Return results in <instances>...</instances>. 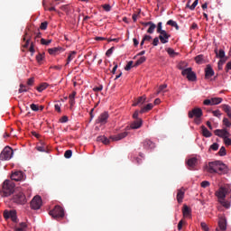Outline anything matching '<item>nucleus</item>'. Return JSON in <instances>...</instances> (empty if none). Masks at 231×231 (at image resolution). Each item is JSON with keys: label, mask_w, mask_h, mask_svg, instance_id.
Listing matches in <instances>:
<instances>
[{"label": "nucleus", "mask_w": 231, "mask_h": 231, "mask_svg": "<svg viewBox=\"0 0 231 231\" xmlns=\"http://www.w3.org/2000/svg\"><path fill=\"white\" fill-rule=\"evenodd\" d=\"M208 172L209 174H219L220 176L228 174V166L221 161L211 162L208 163Z\"/></svg>", "instance_id": "obj_1"}, {"label": "nucleus", "mask_w": 231, "mask_h": 231, "mask_svg": "<svg viewBox=\"0 0 231 231\" xmlns=\"http://www.w3.org/2000/svg\"><path fill=\"white\" fill-rule=\"evenodd\" d=\"M13 192H15V184L10 180L4 181L0 191L1 198H8V196H12Z\"/></svg>", "instance_id": "obj_2"}, {"label": "nucleus", "mask_w": 231, "mask_h": 231, "mask_svg": "<svg viewBox=\"0 0 231 231\" xmlns=\"http://www.w3.org/2000/svg\"><path fill=\"white\" fill-rule=\"evenodd\" d=\"M25 191V188H20V191L13 196V203H16V205H26L28 200L26 199V195H24Z\"/></svg>", "instance_id": "obj_3"}, {"label": "nucleus", "mask_w": 231, "mask_h": 231, "mask_svg": "<svg viewBox=\"0 0 231 231\" xmlns=\"http://www.w3.org/2000/svg\"><path fill=\"white\" fill-rule=\"evenodd\" d=\"M49 214L53 219H62L64 217V208L60 206H55Z\"/></svg>", "instance_id": "obj_4"}, {"label": "nucleus", "mask_w": 231, "mask_h": 231, "mask_svg": "<svg viewBox=\"0 0 231 231\" xmlns=\"http://www.w3.org/2000/svg\"><path fill=\"white\" fill-rule=\"evenodd\" d=\"M12 156H14V150L9 146L4 148V150L0 153V160L8 161L12 160Z\"/></svg>", "instance_id": "obj_5"}, {"label": "nucleus", "mask_w": 231, "mask_h": 231, "mask_svg": "<svg viewBox=\"0 0 231 231\" xmlns=\"http://www.w3.org/2000/svg\"><path fill=\"white\" fill-rule=\"evenodd\" d=\"M42 206V199H41V196L39 195L35 196L31 201V208L33 210H39V208H41Z\"/></svg>", "instance_id": "obj_6"}, {"label": "nucleus", "mask_w": 231, "mask_h": 231, "mask_svg": "<svg viewBox=\"0 0 231 231\" xmlns=\"http://www.w3.org/2000/svg\"><path fill=\"white\" fill-rule=\"evenodd\" d=\"M108 118H109V113L103 112L96 120V124H100V125H105V124H107Z\"/></svg>", "instance_id": "obj_7"}, {"label": "nucleus", "mask_w": 231, "mask_h": 231, "mask_svg": "<svg viewBox=\"0 0 231 231\" xmlns=\"http://www.w3.org/2000/svg\"><path fill=\"white\" fill-rule=\"evenodd\" d=\"M189 118H201L203 116V111L201 108H194L191 111L189 112L188 114Z\"/></svg>", "instance_id": "obj_8"}, {"label": "nucleus", "mask_w": 231, "mask_h": 231, "mask_svg": "<svg viewBox=\"0 0 231 231\" xmlns=\"http://www.w3.org/2000/svg\"><path fill=\"white\" fill-rule=\"evenodd\" d=\"M216 136H219V138H223L225 140V138H230V133H228V131H226V129H217L214 131Z\"/></svg>", "instance_id": "obj_9"}, {"label": "nucleus", "mask_w": 231, "mask_h": 231, "mask_svg": "<svg viewBox=\"0 0 231 231\" xmlns=\"http://www.w3.org/2000/svg\"><path fill=\"white\" fill-rule=\"evenodd\" d=\"M169 39H171V34H169L167 31L161 32L159 35V40L161 41L162 44H167V42H169Z\"/></svg>", "instance_id": "obj_10"}, {"label": "nucleus", "mask_w": 231, "mask_h": 231, "mask_svg": "<svg viewBox=\"0 0 231 231\" xmlns=\"http://www.w3.org/2000/svg\"><path fill=\"white\" fill-rule=\"evenodd\" d=\"M143 149H145V151H152V149L156 147V144L149 139H145L143 142Z\"/></svg>", "instance_id": "obj_11"}, {"label": "nucleus", "mask_w": 231, "mask_h": 231, "mask_svg": "<svg viewBox=\"0 0 231 231\" xmlns=\"http://www.w3.org/2000/svg\"><path fill=\"white\" fill-rule=\"evenodd\" d=\"M11 180L14 181H23V180H24V173H23V171H14L11 175Z\"/></svg>", "instance_id": "obj_12"}, {"label": "nucleus", "mask_w": 231, "mask_h": 231, "mask_svg": "<svg viewBox=\"0 0 231 231\" xmlns=\"http://www.w3.org/2000/svg\"><path fill=\"white\" fill-rule=\"evenodd\" d=\"M186 163H187L189 171H194V168L196 167V165H198V158L191 157V158L188 159Z\"/></svg>", "instance_id": "obj_13"}, {"label": "nucleus", "mask_w": 231, "mask_h": 231, "mask_svg": "<svg viewBox=\"0 0 231 231\" xmlns=\"http://www.w3.org/2000/svg\"><path fill=\"white\" fill-rule=\"evenodd\" d=\"M226 188L220 187L216 192V196L218 198V199H225V198H226Z\"/></svg>", "instance_id": "obj_14"}, {"label": "nucleus", "mask_w": 231, "mask_h": 231, "mask_svg": "<svg viewBox=\"0 0 231 231\" xmlns=\"http://www.w3.org/2000/svg\"><path fill=\"white\" fill-rule=\"evenodd\" d=\"M127 134H129L127 132H123L116 135L110 136V139L112 140V142H118L120 140H124V138H125Z\"/></svg>", "instance_id": "obj_15"}, {"label": "nucleus", "mask_w": 231, "mask_h": 231, "mask_svg": "<svg viewBox=\"0 0 231 231\" xmlns=\"http://www.w3.org/2000/svg\"><path fill=\"white\" fill-rule=\"evenodd\" d=\"M211 77H214V69H212V66L207 65L205 69V79H208Z\"/></svg>", "instance_id": "obj_16"}, {"label": "nucleus", "mask_w": 231, "mask_h": 231, "mask_svg": "<svg viewBox=\"0 0 231 231\" xmlns=\"http://www.w3.org/2000/svg\"><path fill=\"white\" fill-rule=\"evenodd\" d=\"M183 198H185V189L181 188L177 191V201L178 203H183Z\"/></svg>", "instance_id": "obj_17"}, {"label": "nucleus", "mask_w": 231, "mask_h": 231, "mask_svg": "<svg viewBox=\"0 0 231 231\" xmlns=\"http://www.w3.org/2000/svg\"><path fill=\"white\" fill-rule=\"evenodd\" d=\"M146 99L147 97L145 96L139 97L133 104V106L136 107V106H143V104H145Z\"/></svg>", "instance_id": "obj_18"}, {"label": "nucleus", "mask_w": 231, "mask_h": 231, "mask_svg": "<svg viewBox=\"0 0 231 231\" xmlns=\"http://www.w3.org/2000/svg\"><path fill=\"white\" fill-rule=\"evenodd\" d=\"M143 121L142 119H135L131 125L132 129H140L142 127Z\"/></svg>", "instance_id": "obj_19"}, {"label": "nucleus", "mask_w": 231, "mask_h": 231, "mask_svg": "<svg viewBox=\"0 0 231 231\" xmlns=\"http://www.w3.org/2000/svg\"><path fill=\"white\" fill-rule=\"evenodd\" d=\"M191 212H192V210L190 209V208H189V206H187V205L183 206L182 214H183L184 217H190Z\"/></svg>", "instance_id": "obj_20"}, {"label": "nucleus", "mask_w": 231, "mask_h": 231, "mask_svg": "<svg viewBox=\"0 0 231 231\" xmlns=\"http://www.w3.org/2000/svg\"><path fill=\"white\" fill-rule=\"evenodd\" d=\"M62 51V48L60 47H54L48 50V52L50 55H59Z\"/></svg>", "instance_id": "obj_21"}, {"label": "nucleus", "mask_w": 231, "mask_h": 231, "mask_svg": "<svg viewBox=\"0 0 231 231\" xmlns=\"http://www.w3.org/2000/svg\"><path fill=\"white\" fill-rule=\"evenodd\" d=\"M201 132L202 136H205V138H210V136H212V133H210V131H208V129L205 127V125L201 126Z\"/></svg>", "instance_id": "obj_22"}, {"label": "nucleus", "mask_w": 231, "mask_h": 231, "mask_svg": "<svg viewBox=\"0 0 231 231\" xmlns=\"http://www.w3.org/2000/svg\"><path fill=\"white\" fill-rule=\"evenodd\" d=\"M26 228H28L26 223L22 222L18 226H14V231H26Z\"/></svg>", "instance_id": "obj_23"}, {"label": "nucleus", "mask_w": 231, "mask_h": 231, "mask_svg": "<svg viewBox=\"0 0 231 231\" xmlns=\"http://www.w3.org/2000/svg\"><path fill=\"white\" fill-rule=\"evenodd\" d=\"M218 226H219L220 230H222V231L226 230V219L219 218Z\"/></svg>", "instance_id": "obj_24"}, {"label": "nucleus", "mask_w": 231, "mask_h": 231, "mask_svg": "<svg viewBox=\"0 0 231 231\" xmlns=\"http://www.w3.org/2000/svg\"><path fill=\"white\" fill-rule=\"evenodd\" d=\"M152 107H154V106H152V103L148 104L144 107L141 108V110H140L141 115H143V113H147V112L151 111V109H152Z\"/></svg>", "instance_id": "obj_25"}, {"label": "nucleus", "mask_w": 231, "mask_h": 231, "mask_svg": "<svg viewBox=\"0 0 231 231\" xmlns=\"http://www.w3.org/2000/svg\"><path fill=\"white\" fill-rule=\"evenodd\" d=\"M195 62L197 64H205V56H203V54L196 56Z\"/></svg>", "instance_id": "obj_26"}, {"label": "nucleus", "mask_w": 231, "mask_h": 231, "mask_svg": "<svg viewBox=\"0 0 231 231\" xmlns=\"http://www.w3.org/2000/svg\"><path fill=\"white\" fill-rule=\"evenodd\" d=\"M97 142H101L105 145H109L110 140L107 137L101 135L97 137Z\"/></svg>", "instance_id": "obj_27"}, {"label": "nucleus", "mask_w": 231, "mask_h": 231, "mask_svg": "<svg viewBox=\"0 0 231 231\" xmlns=\"http://www.w3.org/2000/svg\"><path fill=\"white\" fill-rule=\"evenodd\" d=\"M222 109H223V111H225V113H226L227 116L231 120V107H230V106H228V105H222Z\"/></svg>", "instance_id": "obj_28"}, {"label": "nucleus", "mask_w": 231, "mask_h": 231, "mask_svg": "<svg viewBox=\"0 0 231 231\" xmlns=\"http://www.w3.org/2000/svg\"><path fill=\"white\" fill-rule=\"evenodd\" d=\"M147 60V58L144 56L141 57L139 60H136L135 64L134 65V68H136L140 66L141 64H143Z\"/></svg>", "instance_id": "obj_29"}, {"label": "nucleus", "mask_w": 231, "mask_h": 231, "mask_svg": "<svg viewBox=\"0 0 231 231\" xmlns=\"http://www.w3.org/2000/svg\"><path fill=\"white\" fill-rule=\"evenodd\" d=\"M215 52H216L217 57H218L220 60L226 59V58H225V51L223 49L219 50L218 52L217 50H215Z\"/></svg>", "instance_id": "obj_30"}, {"label": "nucleus", "mask_w": 231, "mask_h": 231, "mask_svg": "<svg viewBox=\"0 0 231 231\" xmlns=\"http://www.w3.org/2000/svg\"><path fill=\"white\" fill-rule=\"evenodd\" d=\"M212 106H217V104H221L223 102V98L221 97H213L211 98Z\"/></svg>", "instance_id": "obj_31"}, {"label": "nucleus", "mask_w": 231, "mask_h": 231, "mask_svg": "<svg viewBox=\"0 0 231 231\" xmlns=\"http://www.w3.org/2000/svg\"><path fill=\"white\" fill-rule=\"evenodd\" d=\"M199 0H195L191 5H189L190 0H189L187 4V8H189V10H195L196 6H198V3Z\"/></svg>", "instance_id": "obj_32"}, {"label": "nucleus", "mask_w": 231, "mask_h": 231, "mask_svg": "<svg viewBox=\"0 0 231 231\" xmlns=\"http://www.w3.org/2000/svg\"><path fill=\"white\" fill-rule=\"evenodd\" d=\"M23 41H32V31L28 30L25 32V34L23 38Z\"/></svg>", "instance_id": "obj_33"}, {"label": "nucleus", "mask_w": 231, "mask_h": 231, "mask_svg": "<svg viewBox=\"0 0 231 231\" xmlns=\"http://www.w3.org/2000/svg\"><path fill=\"white\" fill-rule=\"evenodd\" d=\"M36 149L39 152H46V144H44V142H41V146H36Z\"/></svg>", "instance_id": "obj_34"}, {"label": "nucleus", "mask_w": 231, "mask_h": 231, "mask_svg": "<svg viewBox=\"0 0 231 231\" xmlns=\"http://www.w3.org/2000/svg\"><path fill=\"white\" fill-rule=\"evenodd\" d=\"M168 26H172L176 30H180V26L178 25V23L174 22L173 20H169L167 22Z\"/></svg>", "instance_id": "obj_35"}, {"label": "nucleus", "mask_w": 231, "mask_h": 231, "mask_svg": "<svg viewBox=\"0 0 231 231\" xmlns=\"http://www.w3.org/2000/svg\"><path fill=\"white\" fill-rule=\"evenodd\" d=\"M14 210L8 211V210H5L4 211V217L5 219H10V217H12V215L14 214Z\"/></svg>", "instance_id": "obj_36"}, {"label": "nucleus", "mask_w": 231, "mask_h": 231, "mask_svg": "<svg viewBox=\"0 0 231 231\" xmlns=\"http://www.w3.org/2000/svg\"><path fill=\"white\" fill-rule=\"evenodd\" d=\"M188 80L194 82L196 80V73L194 71H190V73L187 76Z\"/></svg>", "instance_id": "obj_37"}, {"label": "nucleus", "mask_w": 231, "mask_h": 231, "mask_svg": "<svg viewBox=\"0 0 231 231\" xmlns=\"http://www.w3.org/2000/svg\"><path fill=\"white\" fill-rule=\"evenodd\" d=\"M75 55H77L76 51H71V53L69 54L67 59V64H69V62L75 59Z\"/></svg>", "instance_id": "obj_38"}, {"label": "nucleus", "mask_w": 231, "mask_h": 231, "mask_svg": "<svg viewBox=\"0 0 231 231\" xmlns=\"http://www.w3.org/2000/svg\"><path fill=\"white\" fill-rule=\"evenodd\" d=\"M46 88H48V83H42V85H40L39 87H37V91H39V93H42V91H44V89H46Z\"/></svg>", "instance_id": "obj_39"}, {"label": "nucleus", "mask_w": 231, "mask_h": 231, "mask_svg": "<svg viewBox=\"0 0 231 231\" xmlns=\"http://www.w3.org/2000/svg\"><path fill=\"white\" fill-rule=\"evenodd\" d=\"M154 30H156V24H154V23L152 22V24L147 30V33H154Z\"/></svg>", "instance_id": "obj_40"}, {"label": "nucleus", "mask_w": 231, "mask_h": 231, "mask_svg": "<svg viewBox=\"0 0 231 231\" xmlns=\"http://www.w3.org/2000/svg\"><path fill=\"white\" fill-rule=\"evenodd\" d=\"M167 53L169 55H171V57H176V55H178V52L174 51V49H172V48H168Z\"/></svg>", "instance_id": "obj_41"}, {"label": "nucleus", "mask_w": 231, "mask_h": 231, "mask_svg": "<svg viewBox=\"0 0 231 231\" xmlns=\"http://www.w3.org/2000/svg\"><path fill=\"white\" fill-rule=\"evenodd\" d=\"M192 71V68H188V69H184L181 72V75H183V77H189V74Z\"/></svg>", "instance_id": "obj_42"}, {"label": "nucleus", "mask_w": 231, "mask_h": 231, "mask_svg": "<svg viewBox=\"0 0 231 231\" xmlns=\"http://www.w3.org/2000/svg\"><path fill=\"white\" fill-rule=\"evenodd\" d=\"M226 62V59H222L219 60L218 63H217V69H223V65Z\"/></svg>", "instance_id": "obj_43"}, {"label": "nucleus", "mask_w": 231, "mask_h": 231, "mask_svg": "<svg viewBox=\"0 0 231 231\" xmlns=\"http://www.w3.org/2000/svg\"><path fill=\"white\" fill-rule=\"evenodd\" d=\"M219 156H226V148L222 146L218 152Z\"/></svg>", "instance_id": "obj_44"}, {"label": "nucleus", "mask_w": 231, "mask_h": 231, "mask_svg": "<svg viewBox=\"0 0 231 231\" xmlns=\"http://www.w3.org/2000/svg\"><path fill=\"white\" fill-rule=\"evenodd\" d=\"M36 60H37V62H39V64H41V62H42V60H44V54L39 53L36 56Z\"/></svg>", "instance_id": "obj_45"}, {"label": "nucleus", "mask_w": 231, "mask_h": 231, "mask_svg": "<svg viewBox=\"0 0 231 231\" xmlns=\"http://www.w3.org/2000/svg\"><path fill=\"white\" fill-rule=\"evenodd\" d=\"M41 44H43L44 46H49L50 44H51V40H47L44 38L41 39Z\"/></svg>", "instance_id": "obj_46"}, {"label": "nucleus", "mask_w": 231, "mask_h": 231, "mask_svg": "<svg viewBox=\"0 0 231 231\" xmlns=\"http://www.w3.org/2000/svg\"><path fill=\"white\" fill-rule=\"evenodd\" d=\"M162 28V22H159L157 24V33H162V32H165V30Z\"/></svg>", "instance_id": "obj_47"}, {"label": "nucleus", "mask_w": 231, "mask_h": 231, "mask_svg": "<svg viewBox=\"0 0 231 231\" xmlns=\"http://www.w3.org/2000/svg\"><path fill=\"white\" fill-rule=\"evenodd\" d=\"M65 158L69 159L73 156V152L71 150H67L64 153Z\"/></svg>", "instance_id": "obj_48"}, {"label": "nucleus", "mask_w": 231, "mask_h": 231, "mask_svg": "<svg viewBox=\"0 0 231 231\" xmlns=\"http://www.w3.org/2000/svg\"><path fill=\"white\" fill-rule=\"evenodd\" d=\"M28 91V88H26V85H20L19 93H26Z\"/></svg>", "instance_id": "obj_49"}, {"label": "nucleus", "mask_w": 231, "mask_h": 231, "mask_svg": "<svg viewBox=\"0 0 231 231\" xmlns=\"http://www.w3.org/2000/svg\"><path fill=\"white\" fill-rule=\"evenodd\" d=\"M223 125H226V127H230L231 122H230V120H228V118L225 117L223 119Z\"/></svg>", "instance_id": "obj_50"}, {"label": "nucleus", "mask_w": 231, "mask_h": 231, "mask_svg": "<svg viewBox=\"0 0 231 231\" xmlns=\"http://www.w3.org/2000/svg\"><path fill=\"white\" fill-rule=\"evenodd\" d=\"M163 89H167V84L161 85L158 88L157 94L160 95Z\"/></svg>", "instance_id": "obj_51"}, {"label": "nucleus", "mask_w": 231, "mask_h": 231, "mask_svg": "<svg viewBox=\"0 0 231 231\" xmlns=\"http://www.w3.org/2000/svg\"><path fill=\"white\" fill-rule=\"evenodd\" d=\"M202 189H207V187H210V182L208 180H204L201 182Z\"/></svg>", "instance_id": "obj_52"}, {"label": "nucleus", "mask_w": 231, "mask_h": 231, "mask_svg": "<svg viewBox=\"0 0 231 231\" xmlns=\"http://www.w3.org/2000/svg\"><path fill=\"white\" fill-rule=\"evenodd\" d=\"M113 51H115V47L108 49L106 52V57H111V55H113Z\"/></svg>", "instance_id": "obj_53"}, {"label": "nucleus", "mask_w": 231, "mask_h": 231, "mask_svg": "<svg viewBox=\"0 0 231 231\" xmlns=\"http://www.w3.org/2000/svg\"><path fill=\"white\" fill-rule=\"evenodd\" d=\"M200 226H201V228H202L203 231H208V230H209V229H208V226L207 223H205V222H201V223H200Z\"/></svg>", "instance_id": "obj_54"}, {"label": "nucleus", "mask_w": 231, "mask_h": 231, "mask_svg": "<svg viewBox=\"0 0 231 231\" xmlns=\"http://www.w3.org/2000/svg\"><path fill=\"white\" fill-rule=\"evenodd\" d=\"M152 46H158V44H160V36L159 37H155L152 42Z\"/></svg>", "instance_id": "obj_55"}, {"label": "nucleus", "mask_w": 231, "mask_h": 231, "mask_svg": "<svg viewBox=\"0 0 231 231\" xmlns=\"http://www.w3.org/2000/svg\"><path fill=\"white\" fill-rule=\"evenodd\" d=\"M10 219H12L14 223H17V213H15V211L13 212V215H11Z\"/></svg>", "instance_id": "obj_56"}, {"label": "nucleus", "mask_w": 231, "mask_h": 231, "mask_svg": "<svg viewBox=\"0 0 231 231\" xmlns=\"http://www.w3.org/2000/svg\"><path fill=\"white\" fill-rule=\"evenodd\" d=\"M133 64H134L133 60L129 61L127 65L125 67V71H129V69L133 68Z\"/></svg>", "instance_id": "obj_57"}, {"label": "nucleus", "mask_w": 231, "mask_h": 231, "mask_svg": "<svg viewBox=\"0 0 231 231\" xmlns=\"http://www.w3.org/2000/svg\"><path fill=\"white\" fill-rule=\"evenodd\" d=\"M209 149H212V151H217V149H219V144H217V143H214L210 145Z\"/></svg>", "instance_id": "obj_58"}, {"label": "nucleus", "mask_w": 231, "mask_h": 231, "mask_svg": "<svg viewBox=\"0 0 231 231\" xmlns=\"http://www.w3.org/2000/svg\"><path fill=\"white\" fill-rule=\"evenodd\" d=\"M41 30H46L48 28V22H43L40 26Z\"/></svg>", "instance_id": "obj_59"}, {"label": "nucleus", "mask_w": 231, "mask_h": 231, "mask_svg": "<svg viewBox=\"0 0 231 231\" xmlns=\"http://www.w3.org/2000/svg\"><path fill=\"white\" fill-rule=\"evenodd\" d=\"M212 114L217 116V118H219V116H221V111L219 110H215L212 112Z\"/></svg>", "instance_id": "obj_60"}, {"label": "nucleus", "mask_w": 231, "mask_h": 231, "mask_svg": "<svg viewBox=\"0 0 231 231\" xmlns=\"http://www.w3.org/2000/svg\"><path fill=\"white\" fill-rule=\"evenodd\" d=\"M60 124H66V122H68V116H63L60 119Z\"/></svg>", "instance_id": "obj_61"}, {"label": "nucleus", "mask_w": 231, "mask_h": 231, "mask_svg": "<svg viewBox=\"0 0 231 231\" xmlns=\"http://www.w3.org/2000/svg\"><path fill=\"white\" fill-rule=\"evenodd\" d=\"M203 104L204 106H212V99H205Z\"/></svg>", "instance_id": "obj_62"}, {"label": "nucleus", "mask_w": 231, "mask_h": 231, "mask_svg": "<svg viewBox=\"0 0 231 231\" xmlns=\"http://www.w3.org/2000/svg\"><path fill=\"white\" fill-rule=\"evenodd\" d=\"M31 109H32V111H39V106H37L35 104H32Z\"/></svg>", "instance_id": "obj_63"}, {"label": "nucleus", "mask_w": 231, "mask_h": 231, "mask_svg": "<svg viewBox=\"0 0 231 231\" xmlns=\"http://www.w3.org/2000/svg\"><path fill=\"white\" fill-rule=\"evenodd\" d=\"M224 142H225L226 145L231 144V139L228 137L224 138Z\"/></svg>", "instance_id": "obj_64"}]
</instances>
